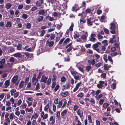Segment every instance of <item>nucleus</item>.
Masks as SVG:
<instances>
[{"label":"nucleus","instance_id":"obj_17","mask_svg":"<svg viewBox=\"0 0 125 125\" xmlns=\"http://www.w3.org/2000/svg\"><path fill=\"white\" fill-rule=\"evenodd\" d=\"M42 3H43V0H39L36 3V5L38 7L41 6Z\"/></svg>","mask_w":125,"mask_h":125},{"label":"nucleus","instance_id":"obj_31","mask_svg":"<svg viewBox=\"0 0 125 125\" xmlns=\"http://www.w3.org/2000/svg\"><path fill=\"white\" fill-rule=\"evenodd\" d=\"M80 22L81 24H82L85 23L86 22V20L83 17H81L80 20Z\"/></svg>","mask_w":125,"mask_h":125},{"label":"nucleus","instance_id":"obj_21","mask_svg":"<svg viewBox=\"0 0 125 125\" xmlns=\"http://www.w3.org/2000/svg\"><path fill=\"white\" fill-rule=\"evenodd\" d=\"M67 110H63L61 113V116L63 117L67 113Z\"/></svg>","mask_w":125,"mask_h":125},{"label":"nucleus","instance_id":"obj_57","mask_svg":"<svg viewBox=\"0 0 125 125\" xmlns=\"http://www.w3.org/2000/svg\"><path fill=\"white\" fill-rule=\"evenodd\" d=\"M88 119L89 120V122L90 123H92V120L91 117V116L90 115H88Z\"/></svg>","mask_w":125,"mask_h":125},{"label":"nucleus","instance_id":"obj_12","mask_svg":"<svg viewBox=\"0 0 125 125\" xmlns=\"http://www.w3.org/2000/svg\"><path fill=\"white\" fill-rule=\"evenodd\" d=\"M81 84V82L78 83L76 85L75 88L73 90V92H75L79 88L80 85Z\"/></svg>","mask_w":125,"mask_h":125},{"label":"nucleus","instance_id":"obj_56","mask_svg":"<svg viewBox=\"0 0 125 125\" xmlns=\"http://www.w3.org/2000/svg\"><path fill=\"white\" fill-rule=\"evenodd\" d=\"M24 54L25 55L26 57L28 58H29L30 57L32 56L31 54H30L27 52H25Z\"/></svg>","mask_w":125,"mask_h":125},{"label":"nucleus","instance_id":"obj_39","mask_svg":"<svg viewBox=\"0 0 125 125\" xmlns=\"http://www.w3.org/2000/svg\"><path fill=\"white\" fill-rule=\"evenodd\" d=\"M83 96V94L81 92L79 93L77 95V96L78 98H82Z\"/></svg>","mask_w":125,"mask_h":125},{"label":"nucleus","instance_id":"obj_15","mask_svg":"<svg viewBox=\"0 0 125 125\" xmlns=\"http://www.w3.org/2000/svg\"><path fill=\"white\" fill-rule=\"evenodd\" d=\"M25 110L26 112L31 113L33 112V109L32 107L29 108L27 107L25 109Z\"/></svg>","mask_w":125,"mask_h":125},{"label":"nucleus","instance_id":"obj_32","mask_svg":"<svg viewBox=\"0 0 125 125\" xmlns=\"http://www.w3.org/2000/svg\"><path fill=\"white\" fill-rule=\"evenodd\" d=\"M13 20L16 23H18L20 22L21 19L19 18H14Z\"/></svg>","mask_w":125,"mask_h":125},{"label":"nucleus","instance_id":"obj_26","mask_svg":"<svg viewBox=\"0 0 125 125\" xmlns=\"http://www.w3.org/2000/svg\"><path fill=\"white\" fill-rule=\"evenodd\" d=\"M27 106V104L25 103H23L20 106V107L21 109H23L26 108Z\"/></svg>","mask_w":125,"mask_h":125},{"label":"nucleus","instance_id":"obj_38","mask_svg":"<svg viewBox=\"0 0 125 125\" xmlns=\"http://www.w3.org/2000/svg\"><path fill=\"white\" fill-rule=\"evenodd\" d=\"M97 36L98 39L100 41H101V40H103L104 38L103 37L100 35V34H98Z\"/></svg>","mask_w":125,"mask_h":125},{"label":"nucleus","instance_id":"obj_44","mask_svg":"<svg viewBox=\"0 0 125 125\" xmlns=\"http://www.w3.org/2000/svg\"><path fill=\"white\" fill-rule=\"evenodd\" d=\"M95 57H96L95 60L96 62H98V59L100 58V56L97 54H96L95 55Z\"/></svg>","mask_w":125,"mask_h":125},{"label":"nucleus","instance_id":"obj_37","mask_svg":"<svg viewBox=\"0 0 125 125\" xmlns=\"http://www.w3.org/2000/svg\"><path fill=\"white\" fill-rule=\"evenodd\" d=\"M62 104H63L62 107H65L67 103V102L65 100V99L62 100Z\"/></svg>","mask_w":125,"mask_h":125},{"label":"nucleus","instance_id":"obj_30","mask_svg":"<svg viewBox=\"0 0 125 125\" xmlns=\"http://www.w3.org/2000/svg\"><path fill=\"white\" fill-rule=\"evenodd\" d=\"M87 36V32H86L85 33V34H83L81 36V37L82 39L85 40Z\"/></svg>","mask_w":125,"mask_h":125},{"label":"nucleus","instance_id":"obj_34","mask_svg":"<svg viewBox=\"0 0 125 125\" xmlns=\"http://www.w3.org/2000/svg\"><path fill=\"white\" fill-rule=\"evenodd\" d=\"M70 40V39L69 38H67L66 39L64 42L63 43V45H65L66 43H68Z\"/></svg>","mask_w":125,"mask_h":125},{"label":"nucleus","instance_id":"obj_36","mask_svg":"<svg viewBox=\"0 0 125 125\" xmlns=\"http://www.w3.org/2000/svg\"><path fill=\"white\" fill-rule=\"evenodd\" d=\"M16 91V89H12L10 91V94L11 96H13V94L15 93Z\"/></svg>","mask_w":125,"mask_h":125},{"label":"nucleus","instance_id":"obj_13","mask_svg":"<svg viewBox=\"0 0 125 125\" xmlns=\"http://www.w3.org/2000/svg\"><path fill=\"white\" fill-rule=\"evenodd\" d=\"M88 63L90 65H94L95 63V59H90L88 61Z\"/></svg>","mask_w":125,"mask_h":125},{"label":"nucleus","instance_id":"obj_42","mask_svg":"<svg viewBox=\"0 0 125 125\" xmlns=\"http://www.w3.org/2000/svg\"><path fill=\"white\" fill-rule=\"evenodd\" d=\"M116 84L115 83H113L111 85V88L113 89H115L116 87Z\"/></svg>","mask_w":125,"mask_h":125},{"label":"nucleus","instance_id":"obj_63","mask_svg":"<svg viewBox=\"0 0 125 125\" xmlns=\"http://www.w3.org/2000/svg\"><path fill=\"white\" fill-rule=\"evenodd\" d=\"M71 73L74 76L75 75H76L77 74V73L74 71H71Z\"/></svg>","mask_w":125,"mask_h":125},{"label":"nucleus","instance_id":"obj_62","mask_svg":"<svg viewBox=\"0 0 125 125\" xmlns=\"http://www.w3.org/2000/svg\"><path fill=\"white\" fill-rule=\"evenodd\" d=\"M20 112L21 114L24 115L25 114V111L23 109L20 110Z\"/></svg>","mask_w":125,"mask_h":125},{"label":"nucleus","instance_id":"obj_35","mask_svg":"<svg viewBox=\"0 0 125 125\" xmlns=\"http://www.w3.org/2000/svg\"><path fill=\"white\" fill-rule=\"evenodd\" d=\"M31 84L29 82L28 83L27 85V86L26 87V89L27 90H30L31 89Z\"/></svg>","mask_w":125,"mask_h":125},{"label":"nucleus","instance_id":"obj_9","mask_svg":"<svg viewBox=\"0 0 125 125\" xmlns=\"http://www.w3.org/2000/svg\"><path fill=\"white\" fill-rule=\"evenodd\" d=\"M77 112L78 115L81 118L83 115V111L80 109H79L77 111Z\"/></svg>","mask_w":125,"mask_h":125},{"label":"nucleus","instance_id":"obj_10","mask_svg":"<svg viewBox=\"0 0 125 125\" xmlns=\"http://www.w3.org/2000/svg\"><path fill=\"white\" fill-rule=\"evenodd\" d=\"M36 75L35 74H34L32 79V82L33 83V84H35L36 82H37L38 80L36 79Z\"/></svg>","mask_w":125,"mask_h":125},{"label":"nucleus","instance_id":"obj_64","mask_svg":"<svg viewBox=\"0 0 125 125\" xmlns=\"http://www.w3.org/2000/svg\"><path fill=\"white\" fill-rule=\"evenodd\" d=\"M104 101V99H100L99 101V104L100 105H102Z\"/></svg>","mask_w":125,"mask_h":125},{"label":"nucleus","instance_id":"obj_5","mask_svg":"<svg viewBox=\"0 0 125 125\" xmlns=\"http://www.w3.org/2000/svg\"><path fill=\"white\" fill-rule=\"evenodd\" d=\"M54 42L53 41H50L48 40L46 41V45L47 46L51 47L53 45Z\"/></svg>","mask_w":125,"mask_h":125},{"label":"nucleus","instance_id":"obj_61","mask_svg":"<svg viewBox=\"0 0 125 125\" xmlns=\"http://www.w3.org/2000/svg\"><path fill=\"white\" fill-rule=\"evenodd\" d=\"M64 61L66 62H69L70 60V59L69 58V57L67 56L64 58Z\"/></svg>","mask_w":125,"mask_h":125},{"label":"nucleus","instance_id":"obj_18","mask_svg":"<svg viewBox=\"0 0 125 125\" xmlns=\"http://www.w3.org/2000/svg\"><path fill=\"white\" fill-rule=\"evenodd\" d=\"M101 43L100 42H97L96 43L93 44V48L94 49L98 48L99 46V45H101Z\"/></svg>","mask_w":125,"mask_h":125},{"label":"nucleus","instance_id":"obj_27","mask_svg":"<svg viewBox=\"0 0 125 125\" xmlns=\"http://www.w3.org/2000/svg\"><path fill=\"white\" fill-rule=\"evenodd\" d=\"M43 17L42 16H39L37 19V20L38 22H40L43 19Z\"/></svg>","mask_w":125,"mask_h":125},{"label":"nucleus","instance_id":"obj_53","mask_svg":"<svg viewBox=\"0 0 125 125\" xmlns=\"http://www.w3.org/2000/svg\"><path fill=\"white\" fill-rule=\"evenodd\" d=\"M19 93L18 92H16L15 93H14L13 95L14 96V97L15 98L17 97L19 95Z\"/></svg>","mask_w":125,"mask_h":125},{"label":"nucleus","instance_id":"obj_11","mask_svg":"<svg viewBox=\"0 0 125 125\" xmlns=\"http://www.w3.org/2000/svg\"><path fill=\"white\" fill-rule=\"evenodd\" d=\"M73 23H72L71 26L70 27L69 29H68L66 32V33L67 35L69 32V31H73Z\"/></svg>","mask_w":125,"mask_h":125},{"label":"nucleus","instance_id":"obj_49","mask_svg":"<svg viewBox=\"0 0 125 125\" xmlns=\"http://www.w3.org/2000/svg\"><path fill=\"white\" fill-rule=\"evenodd\" d=\"M102 63H101L99 62L97 63L95 65V67L97 68L100 67L102 65Z\"/></svg>","mask_w":125,"mask_h":125},{"label":"nucleus","instance_id":"obj_58","mask_svg":"<svg viewBox=\"0 0 125 125\" xmlns=\"http://www.w3.org/2000/svg\"><path fill=\"white\" fill-rule=\"evenodd\" d=\"M108 58L109 61L111 62L112 64L113 61L111 57L110 56H108Z\"/></svg>","mask_w":125,"mask_h":125},{"label":"nucleus","instance_id":"obj_29","mask_svg":"<svg viewBox=\"0 0 125 125\" xmlns=\"http://www.w3.org/2000/svg\"><path fill=\"white\" fill-rule=\"evenodd\" d=\"M13 56L15 57H21V54L20 53L18 52L14 54Z\"/></svg>","mask_w":125,"mask_h":125},{"label":"nucleus","instance_id":"obj_2","mask_svg":"<svg viewBox=\"0 0 125 125\" xmlns=\"http://www.w3.org/2000/svg\"><path fill=\"white\" fill-rule=\"evenodd\" d=\"M96 36L95 34L93 33H92L89 38V40L93 42H95L97 41V39L96 38Z\"/></svg>","mask_w":125,"mask_h":125},{"label":"nucleus","instance_id":"obj_4","mask_svg":"<svg viewBox=\"0 0 125 125\" xmlns=\"http://www.w3.org/2000/svg\"><path fill=\"white\" fill-rule=\"evenodd\" d=\"M41 116L43 119H47L48 117V115L47 114H45L43 111L41 113Z\"/></svg>","mask_w":125,"mask_h":125},{"label":"nucleus","instance_id":"obj_16","mask_svg":"<svg viewBox=\"0 0 125 125\" xmlns=\"http://www.w3.org/2000/svg\"><path fill=\"white\" fill-rule=\"evenodd\" d=\"M47 14V10H41L39 11L38 12L39 14L41 15H43L45 13Z\"/></svg>","mask_w":125,"mask_h":125},{"label":"nucleus","instance_id":"obj_51","mask_svg":"<svg viewBox=\"0 0 125 125\" xmlns=\"http://www.w3.org/2000/svg\"><path fill=\"white\" fill-rule=\"evenodd\" d=\"M49 104H48L44 108V110L45 111H46L48 108H49Z\"/></svg>","mask_w":125,"mask_h":125},{"label":"nucleus","instance_id":"obj_50","mask_svg":"<svg viewBox=\"0 0 125 125\" xmlns=\"http://www.w3.org/2000/svg\"><path fill=\"white\" fill-rule=\"evenodd\" d=\"M10 101L11 103L12 104H13L14 103L15 100L12 97L10 99Z\"/></svg>","mask_w":125,"mask_h":125},{"label":"nucleus","instance_id":"obj_41","mask_svg":"<svg viewBox=\"0 0 125 125\" xmlns=\"http://www.w3.org/2000/svg\"><path fill=\"white\" fill-rule=\"evenodd\" d=\"M40 85L39 83H37L36 84V86L35 88L36 91H37L40 88Z\"/></svg>","mask_w":125,"mask_h":125},{"label":"nucleus","instance_id":"obj_25","mask_svg":"<svg viewBox=\"0 0 125 125\" xmlns=\"http://www.w3.org/2000/svg\"><path fill=\"white\" fill-rule=\"evenodd\" d=\"M50 121H51V123L53 125L55 123V120L53 116H51L50 118Z\"/></svg>","mask_w":125,"mask_h":125},{"label":"nucleus","instance_id":"obj_8","mask_svg":"<svg viewBox=\"0 0 125 125\" xmlns=\"http://www.w3.org/2000/svg\"><path fill=\"white\" fill-rule=\"evenodd\" d=\"M47 78L44 75H42L40 80L41 83L43 82V83H46Z\"/></svg>","mask_w":125,"mask_h":125},{"label":"nucleus","instance_id":"obj_59","mask_svg":"<svg viewBox=\"0 0 125 125\" xmlns=\"http://www.w3.org/2000/svg\"><path fill=\"white\" fill-rule=\"evenodd\" d=\"M5 62V60L4 59H2L0 61V63L1 64L3 65Z\"/></svg>","mask_w":125,"mask_h":125},{"label":"nucleus","instance_id":"obj_54","mask_svg":"<svg viewBox=\"0 0 125 125\" xmlns=\"http://www.w3.org/2000/svg\"><path fill=\"white\" fill-rule=\"evenodd\" d=\"M37 104V102L35 100H34L33 102V104H32V106L34 108L35 107L36 105V104Z\"/></svg>","mask_w":125,"mask_h":125},{"label":"nucleus","instance_id":"obj_23","mask_svg":"<svg viewBox=\"0 0 125 125\" xmlns=\"http://www.w3.org/2000/svg\"><path fill=\"white\" fill-rule=\"evenodd\" d=\"M11 26V22L10 21H7L5 25V26L7 27H10Z\"/></svg>","mask_w":125,"mask_h":125},{"label":"nucleus","instance_id":"obj_3","mask_svg":"<svg viewBox=\"0 0 125 125\" xmlns=\"http://www.w3.org/2000/svg\"><path fill=\"white\" fill-rule=\"evenodd\" d=\"M18 76L17 75L15 76L12 79L11 81L13 83H16L15 85H18L19 81L17 80Z\"/></svg>","mask_w":125,"mask_h":125},{"label":"nucleus","instance_id":"obj_48","mask_svg":"<svg viewBox=\"0 0 125 125\" xmlns=\"http://www.w3.org/2000/svg\"><path fill=\"white\" fill-rule=\"evenodd\" d=\"M22 17L24 19H26L28 17V15L26 14L23 13L22 15Z\"/></svg>","mask_w":125,"mask_h":125},{"label":"nucleus","instance_id":"obj_55","mask_svg":"<svg viewBox=\"0 0 125 125\" xmlns=\"http://www.w3.org/2000/svg\"><path fill=\"white\" fill-rule=\"evenodd\" d=\"M41 34L40 35V36H42L44 35V34L45 33V31L44 30H42L40 31Z\"/></svg>","mask_w":125,"mask_h":125},{"label":"nucleus","instance_id":"obj_20","mask_svg":"<svg viewBox=\"0 0 125 125\" xmlns=\"http://www.w3.org/2000/svg\"><path fill=\"white\" fill-rule=\"evenodd\" d=\"M15 116L13 113H11L9 114V117L11 120H12L13 119L15 118Z\"/></svg>","mask_w":125,"mask_h":125},{"label":"nucleus","instance_id":"obj_7","mask_svg":"<svg viewBox=\"0 0 125 125\" xmlns=\"http://www.w3.org/2000/svg\"><path fill=\"white\" fill-rule=\"evenodd\" d=\"M10 81L9 80H7L5 82L3 86V88H7L10 85Z\"/></svg>","mask_w":125,"mask_h":125},{"label":"nucleus","instance_id":"obj_47","mask_svg":"<svg viewBox=\"0 0 125 125\" xmlns=\"http://www.w3.org/2000/svg\"><path fill=\"white\" fill-rule=\"evenodd\" d=\"M22 45L21 44H18L17 46V49L18 50H21V49Z\"/></svg>","mask_w":125,"mask_h":125},{"label":"nucleus","instance_id":"obj_45","mask_svg":"<svg viewBox=\"0 0 125 125\" xmlns=\"http://www.w3.org/2000/svg\"><path fill=\"white\" fill-rule=\"evenodd\" d=\"M57 117L59 119L60 118V112L59 111H57V114H56Z\"/></svg>","mask_w":125,"mask_h":125},{"label":"nucleus","instance_id":"obj_43","mask_svg":"<svg viewBox=\"0 0 125 125\" xmlns=\"http://www.w3.org/2000/svg\"><path fill=\"white\" fill-rule=\"evenodd\" d=\"M109 105V104L107 103H105L104 104L103 107L105 109Z\"/></svg>","mask_w":125,"mask_h":125},{"label":"nucleus","instance_id":"obj_52","mask_svg":"<svg viewBox=\"0 0 125 125\" xmlns=\"http://www.w3.org/2000/svg\"><path fill=\"white\" fill-rule=\"evenodd\" d=\"M24 84V82L23 81H21L20 83L19 87L20 88H21L23 86Z\"/></svg>","mask_w":125,"mask_h":125},{"label":"nucleus","instance_id":"obj_1","mask_svg":"<svg viewBox=\"0 0 125 125\" xmlns=\"http://www.w3.org/2000/svg\"><path fill=\"white\" fill-rule=\"evenodd\" d=\"M86 20L87 25L89 26H91L93 25L95 21V19L93 17L87 19Z\"/></svg>","mask_w":125,"mask_h":125},{"label":"nucleus","instance_id":"obj_22","mask_svg":"<svg viewBox=\"0 0 125 125\" xmlns=\"http://www.w3.org/2000/svg\"><path fill=\"white\" fill-rule=\"evenodd\" d=\"M12 6V4L10 3H6L5 4V8L7 9H10Z\"/></svg>","mask_w":125,"mask_h":125},{"label":"nucleus","instance_id":"obj_46","mask_svg":"<svg viewBox=\"0 0 125 125\" xmlns=\"http://www.w3.org/2000/svg\"><path fill=\"white\" fill-rule=\"evenodd\" d=\"M46 18L47 19H48L50 21H52L53 20V19L52 17L49 16V15H48V16H46Z\"/></svg>","mask_w":125,"mask_h":125},{"label":"nucleus","instance_id":"obj_33","mask_svg":"<svg viewBox=\"0 0 125 125\" xmlns=\"http://www.w3.org/2000/svg\"><path fill=\"white\" fill-rule=\"evenodd\" d=\"M26 28L28 29H30L31 28V24L29 22H28L25 24Z\"/></svg>","mask_w":125,"mask_h":125},{"label":"nucleus","instance_id":"obj_19","mask_svg":"<svg viewBox=\"0 0 125 125\" xmlns=\"http://www.w3.org/2000/svg\"><path fill=\"white\" fill-rule=\"evenodd\" d=\"M39 116V114H38L34 113L33 115L32 116L31 118V120L32 118H34L36 119Z\"/></svg>","mask_w":125,"mask_h":125},{"label":"nucleus","instance_id":"obj_24","mask_svg":"<svg viewBox=\"0 0 125 125\" xmlns=\"http://www.w3.org/2000/svg\"><path fill=\"white\" fill-rule=\"evenodd\" d=\"M63 1L64 2L62 6H64V9H66L67 7V3L68 1V0H63Z\"/></svg>","mask_w":125,"mask_h":125},{"label":"nucleus","instance_id":"obj_28","mask_svg":"<svg viewBox=\"0 0 125 125\" xmlns=\"http://www.w3.org/2000/svg\"><path fill=\"white\" fill-rule=\"evenodd\" d=\"M111 25V27L110 28V29L112 30H115V26L114 23H111L110 24Z\"/></svg>","mask_w":125,"mask_h":125},{"label":"nucleus","instance_id":"obj_40","mask_svg":"<svg viewBox=\"0 0 125 125\" xmlns=\"http://www.w3.org/2000/svg\"><path fill=\"white\" fill-rule=\"evenodd\" d=\"M107 58V55L106 54H104V55L103 59L105 61L107 62L108 61Z\"/></svg>","mask_w":125,"mask_h":125},{"label":"nucleus","instance_id":"obj_14","mask_svg":"<svg viewBox=\"0 0 125 125\" xmlns=\"http://www.w3.org/2000/svg\"><path fill=\"white\" fill-rule=\"evenodd\" d=\"M104 83V81H100L99 82V83L97 84V87L99 88H102L103 87L102 85Z\"/></svg>","mask_w":125,"mask_h":125},{"label":"nucleus","instance_id":"obj_6","mask_svg":"<svg viewBox=\"0 0 125 125\" xmlns=\"http://www.w3.org/2000/svg\"><path fill=\"white\" fill-rule=\"evenodd\" d=\"M69 93L67 91H65L61 93V95L63 97H65L68 96L69 95Z\"/></svg>","mask_w":125,"mask_h":125},{"label":"nucleus","instance_id":"obj_60","mask_svg":"<svg viewBox=\"0 0 125 125\" xmlns=\"http://www.w3.org/2000/svg\"><path fill=\"white\" fill-rule=\"evenodd\" d=\"M11 103L10 101H6V105L7 106H10L11 105Z\"/></svg>","mask_w":125,"mask_h":125}]
</instances>
